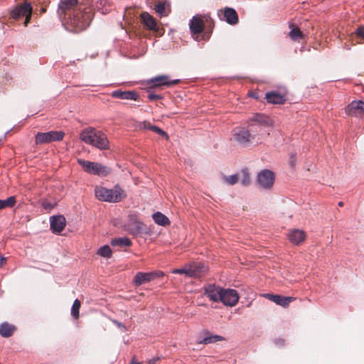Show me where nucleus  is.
<instances>
[{
	"label": "nucleus",
	"mask_w": 364,
	"mask_h": 364,
	"mask_svg": "<svg viewBox=\"0 0 364 364\" xmlns=\"http://www.w3.org/2000/svg\"><path fill=\"white\" fill-rule=\"evenodd\" d=\"M152 132H154L157 133L158 134H159L160 136H164L166 139H168V136L167 133L165 132L163 129H161L159 127L155 126L153 128Z\"/></svg>",
	"instance_id": "39"
},
{
	"label": "nucleus",
	"mask_w": 364,
	"mask_h": 364,
	"mask_svg": "<svg viewBox=\"0 0 364 364\" xmlns=\"http://www.w3.org/2000/svg\"><path fill=\"white\" fill-rule=\"evenodd\" d=\"M223 180L228 185H235L239 181L238 174H234L232 176H223Z\"/></svg>",
	"instance_id": "36"
},
{
	"label": "nucleus",
	"mask_w": 364,
	"mask_h": 364,
	"mask_svg": "<svg viewBox=\"0 0 364 364\" xmlns=\"http://www.w3.org/2000/svg\"><path fill=\"white\" fill-rule=\"evenodd\" d=\"M239 176V181L244 186H247L250 183V175L246 170H243Z\"/></svg>",
	"instance_id": "34"
},
{
	"label": "nucleus",
	"mask_w": 364,
	"mask_h": 364,
	"mask_svg": "<svg viewBox=\"0 0 364 364\" xmlns=\"http://www.w3.org/2000/svg\"><path fill=\"white\" fill-rule=\"evenodd\" d=\"M79 7L82 6L78 0H60L58 12L60 16L64 15L65 17L74 11H78Z\"/></svg>",
	"instance_id": "9"
},
{
	"label": "nucleus",
	"mask_w": 364,
	"mask_h": 364,
	"mask_svg": "<svg viewBox=\"0 0 364 364\" xmlns=\"http://www.w3.org/2000/svg\"><path fill=\"white\" fill-rule=\"evenodd\" d=\"M95 196L98 200L102 201L117 203L125 198L127 194L122 188L117 185L112 189L104 187H96Z\"/></svg>",
	"instance_id": "3"
},
{
	"label": "nucleus",
	"mask_w": 364,
	"mask_h": 364,
	"mask_svg": "<svg viewBox=\"0 0 364 364\" xmlns=\"http://www.w3.org/2000/svg\"><path fill=\"white\" fill-rule=\"evenodd\" d=\"M141 21L147 29L157 32L159 28L157 26L156 19L148 12L144 11L140 14Z\"/></svg>",
	"instance_id": "21"
},
{
	"label": "nucleus",
	"mask_w": 364,
	"mask_h": 364,
	"mask_svg": "<svg viewBox=\"0 0 364 364\" xmlns=\"http://www.w3.org/2000/svg\"><path fill=\"white\" fill-rule=\"evenodd\" d=\"M191 32L193 35H198L204 30L203 16H193L189 23Z\"/></svg>",
	"instance_id": "19"
},
{
	"label": "nucleus",
	"mask_w": 364,
	"mask_h": 364,
	"mask_svg": "<svg viewBox=\"0 0 364 364\" xmlns=\"http://www.w3.org/2000/svg\"><path fill=\"white\" fill-rule=\"evenodd\" d=\"M173 274H186V276L189 277V265L186 266L183 268L180 269H175L172 271Z\"/></svg>",
	"instance_id": "38"
},
{
	"label": "nucleus",
	"mask_w": 364,
	"mask_h": 364,
	"mask_svg": "<svg viewBox=\"0 0 364 364\" xmlns=\"http://www.w3.org/2000/svg\"><path fill=\"white\" fill-rule=\"evenodd\" d=\"M65 133L62 131H50L48 132H38L36 135V144H41L52 141L63 140Z\"/></svg>",
	"instance_id": "7"
},
{
	"label": "nucleus",
	"mask_w": 364,
	"mask_h": 364,
	"mask_svg": "<svg viewBox=\"0 0 364 364\" xmlns=\"http://www.w3.org/2000/svg\"><path fill=\"white\" fill-rule=\"evenodd\" d=\"M265 98L268 103L274 105H282L286 101L285 97L277 92H269L266 93Z\"/></svg>",
	"instance_id": "24"
},
{
	"label": "nucleus",
	"mask_w": 364,
	"mask_h": 364,
	"mask_svg": "<svg viewBox=\"0 0 364 364\" xmlns=\"http://www.w3.org/2000/svg\"><path fill=\"white\" fill-rule=\"evenodd\" d=\"M43 207H44V208H46V209L51 208H52L51 205H50V204H49V203H43Z\"/></svg>",
	"instance_id": "47"
},
{
	"label": "nucleus",
	"mask_w": 364,
	"mask_h": 364,
	"mask_svg": "<svg viewBox=\"0 0 364 364\" xmlns=\"http://www.w3.org/2000/svg\"><path fill=\"white\" fill-rule=\"evenodd\" d=\"M166 4L165 1L159 2L155 6L156 11L161 16H166Z\"/></svg>",
	"instance_id": "37"
},
{
	"label": "nucleus",
	"mask_w": 364,
	"mask_h": 364,
	"mask_svg": "<svg viewBox=\"0 0 364 364\" xmlns=\"http://www.w3.org/2000/svg\"><path fill=\"white\" fill-rule=\"evenodd\" d=\"M50 224L53 232L59 234L64 230L66 220L63 215H54L50 218Z\"/></svg>",
	"instance_id": "16"
},
{
	"label": "nucleus",
	"mask_w": 364,
	"mask_h": 364,
	"mask_svg": "<svg viewBox=\"0 0 364 364\" xmlns=\"http://www.w3.org/2000/svg\"><path fill=\"white\" fill-rule=\"evenodd\" d=\"M306 232L300 229H291L288 234V239L295 245L301 244L306 240Z\"/></svg>",
	"instance_id": "22"
},
{
	"label": "nucleus",
	"mask_w": 364,
	"mask_h": 364,
	"mask_svg": "<svg viewBox=\"0 0 364 364\" xmlns=\"http://www.w3.org/2000/svg\"><path fill=\"white\" fill-rule=\"evenodd\" d=\"M218 16L222 21H226L230 25H236L239 18L236 11L230 7H225L218 12Z\"/></svg>",
	"instance_id": "13"
},
{
	"label": "nucleus",
	"mask_w": 364,
	"mask_h": 364,
	"mask_svg": "<svg viewBox=\"0 0 364 364\" xmlns=\"http://www.w3.org/2000/svg\"><path fill=\"white\" fill-rule=\"evenodd\" d=\"M274 179V173L268 169L262 170L257 175V182L264 189L271 188L273 186Z\"/></svg>",
	"instance_id": "11"
},
{
	"label": "nucleus",
	"mask_w": 364,
	"mask_h": 364,
	"mask_svg": "<svg viewBox=\"0 0 364 364\" xmlns=\"http://www.w3.org/2000/svg\"><path fill=\"white\" fill-rule=\"evenodd\" d=\"M111 245L112 246H119L121 247H129L132 245V241L129 238L127 237H118L112 239L111 241Z\"/></svg>",
	"instance_id": "27"
},
{
	"label": "nucleus",
	"mask_w": 364,
	"mask_h": 364,
	"mask_svg": "<svg viewBox=\"0 0 364 364\" xmlns=\"http://www.w3.org/2000/svg\"><path fill=\"white\" fill-rule=\"evenodd\" d=\"M77 162L82 167L83 170L90 174L107 176L112 171L110 168L100 163L85 161L81 159H77Z\"/></svg>",
	"instance_id": "5"
},
{
	"label": "nucleus",
	"mask_w": 364,
	"mask_h": 364,
	"mask_svg": "<svg viewBox=\"0 0 364 364\" xmlns=\"http://www.w3.org/2000/svg\"><path fill=\"white\" fill-rule=\"evenodd\" d=\"M264 129L265 128H257V132H254L253 134H263V138H262L258 143L261 142V141L262 139H264L267 136L269 135V132H266L264 131Z\"/></svg>",
	"instance_id": "40"
},
{
	"label": "nucleus",
	"mask_w": 364,
	"mask_h": 364,
	"mask_svg": "<svg viewBox=\"0 0 364 364\" xmlns=\"http://www.w3.org/2000/svg\"><path fill=\"white\" fill-rule=\"evenodd\" d=\"M203 20H204V26L206 25V26L210 30V32L206 31L203 35V38L205 40H208L210 37V33L212 32V30L214 27L215 23L209 14L204 15Z\"/></svg>",
	"instance_id": "28"
},
{
	"label": "nucleus",
	"mask_w": 364,
	"mask_h": 364,
	"mask_svg": "<svg viewBox=\"0 0 364 364\" xmlns=\"http://www.w3.org/2000/svg\"><path fill=\"white\" fill-rule=\"evenodd\" d=\"M113 323L114 324H116L119 328H120L121 329H122L123 331H125L126 330V328L124 326V325L120 322H119L117 320H113Z\"/></svg>",
	"instance_id": "44"
},
{
	"label": "nucleus",
	"mask_w": 364,
	"mask_h": 364,
	"mask_svg": "<svg viewBox=\"0 0 364 364\" xmlns=\"http://www.w3.org/2000/svg\"><path fill=\"white\" fill-rule=\"evenodd\" d=\"M80 139L87 144L92 145L99 149L106 150L109 149V141L107 136L101 131L89 127L82 131L80 135Z\"/></svg>",
	"instance_id": "2"
},
{
	"label": "nucleus",
	"mask_w": 364,
	"mask_h": 364,
	"mask_svg": "<svg viewBox=\"0 0 364 364\" xmlns=\"http://www.w3.org/2000/svg\"><path fill=\"white\" fill-rule=\"evenodd\" d=\"M80 306H81V303H80V300L76 299L74 301L73 306H72V309H71V314L75 319H77L80 316Z\"/></svg>",
	"instance_id": "32"
},
{
	"label": "nucleus",
	"mask_w": 364,
	"mask_h": 364,
	"mask_svg": "<svg viewBox=\"0 0 364 364\" xmlns=\"http://www.w3.org/2000/svg\"><path fill=\"white\" fill-rule=\"evenodd\" d=\"M111 96L112 97L122 100H137L139 97V95L134 91H122L119 90L113 91L111 94Z\"/></svg>",
	"instance_id": "23"
},
{
	"label": "nucleus",
	"mask_w": 364,
	"mask_h": 364,
	"mask_svg": "<svg viewBox=\"0 0 364 364\" xmlns=\"http://www.w3.org/2000/svg\"><path fill=\"white\" fill-rule=\"evenodd\" d=\"M155 127V125L151 124L149 122H144L142 124V128L145 129H149L151 131H153V128Z\"/></svg>",
	"instance_id": "43"
},
{
	"label": "nucleus",
	"mask_w": 364,
	"mask_h": 364,
	"mask_svg": "<svg viewBox=\"0 0 364 364\" xmlns=\"http://www.w3.org/2000/svg\"><path fill=\"white\" fill-rule=\"evenodd\" d=\"M250 131V128L249 129H246L245 128H238L235 129L234 132V139L235 140L242 146H248L254 141H259L263 138V134H253Z\"/></svg>",
	"instance_id": "4"
},
{
	"label": "nucleus",
	"mask_w": 364,
	"mask_h": 364,
	"mask_svg": "<svg viewBox=\"0 0 364 364\" xmlns=\"http://www.w3.org/2000/svg\"><path fill=\"white\" fill-rule=\"evenodd\" d=\"M16 202L15 196H10L5 200H0V210L6 208H12Z\"/></svg>",
	"instance_id": "30"
},
{
	"label": "nucleus",
	"mask_w": 364,
	"mask_h": 364,
	"mask_svg": "<svg viewBox=\"0 0 364 364\" xmlns=\"http://www.w3.org/2000/svg\"><path fill=\"white\" fill-rule=\"evenodd\" d=\"M264 297L284 308L288 307L289 304L296 299V298L292 296H284L272 294H266Z\"/></svg>",
	"instance_id": "18"
},
{
	"label": "nucleus",
	"mask_w": 364,
	"mask_h": 364,
	"mask_svg": "<svg viewBox=\"0 0 364 364\" xmlns=\"http://www.w3.org/2000/svg\"><path fill=\"white\" fill-rule=\"evenodd\" d=\"M290 38L294 41H297L299 39L303 38V33L300 31V29L297 27L291 28L289 32Z\"/></svg>",
	"instance_id": "35"
},
{
	"label": "nucleus",
	"mask_w": 364,
	"mask_h": 364,
	"mask_svg": "<svg viewBox=\"0 0 364 364\" xmlns=\"http://www.w3.org/2000/svg\"><path fill=\"white\" fill-rule=\"evenodd\" d=\"M141 225L139 221H135L133 224H129L127 226V230L133 235H137L141 232Z\"/></svg>",
	"instance_id": "29"
},
{
	"label": "nucleus",
	"mask_w": 364,
	"mask_h": 364,
	"mask_svg": "<svg viewBox=\"0 0 364 364\" xmlns=\"http://www.w3.org/2000/svg\"><path fill=\"white\" fill-rule=\"evenodd\" d=\"M148 98H149V100H150L151 101H154V100L162 99V96L161 95H156V94H154V93H149L148 95Z\"/></svg>",
	"instance_id": "42"
},
{
	"label": "nucleus",
	"mask_w": 364,
	"mask_h": 364,
	"mask_svg": "<svg viewBox=\"0 0 364 364\" xmlns=\"http://www.w3.org/2000/svg\"><path fill=\"white\" fill-rule=\"evenodd\" d=\"M16 330V327L7 322L2 323L0 325V335L4 338L11 336Z\"/></svg>",
	"instance_id": "25"
},
{
	"label": "nucleus",
	"mask_w": 364,
	"mask_h": 364,
	"mask_svg": "<svg viewBox=\"0 0 364 364\" xmlns=\"http://www.w3.org/2000/svg\"><path fill=\"white\" fill-rule=\"evenodd\" d=\"M6 262V258L1 257H0V266H2Z\"/></svg>",
	"instance_id": "46"
},
{
	"label": "nucleus",
	"mask_w": 364,
	"mask_h": 364,
	"mask_svg": "<svg viewBox=\"0 0 364 364\" xmlns=\"http://www.w3.org/2000/svg\"><path fill=\"white\" fill-rule=\"evenodd\" d=\"M180 80H170L168 75H159L149 80L148 84L150 87L156 88L161 86L171 87L179 83Z\"/></svg>",
	"instance_id": "14"
},
{
	"label": "nucleus",
	"mask_w": 364,
	"mask_h": 364,
	"mask_svg": "<svg viewBox=\"0 0 364 364\" xmlns=\"http://www.w3.org/2000/svg\"><path fill=\"white\" fill-rule=\"evenodd\" d=\"M338 205H339V206H343V203L342 201H340V202L338 203Z\"/></svg>",
	"instance_id": "48"
},
{
	"label": "nucleus",
	"mask_w": 364,
	"mask_h": 364,
	"mask_svg": "<svg viewBox=\"0 0 364 364\" xmlns=\"http://www.w3.org/2000/svg\"><path fill=\"white\" fill-rule=\"evenodd\" d=\"M346 113L352 117H359L364 114V102L353 101L346 107Z\"/></svg>",
	"instance_id": "17"
},
{
	"label": "nucleus",
	"mask_w": 364,
	"mask_h": 364,
	"mask_svg": "<svg viewBox=\"0 0 364 364\" xmlns=\"http://www.w3.org/2000/svg\"><path fill=\"white\" fill-rule=\"evenodd\" d=\"M32 6L29 3H23L18 5L11 12V16L14 19H18L21 17H26L24 25L26 26L30 22L32 14Z\"/></svg>",
	"instance_id": "8"
},
{
	"label": "nucleus",
	"mask_w": 364,
	"mask_h": 364,
	"mask_svg": "<svg viewBox=\"0 0 364 364\" xmlns=\"http://www.w3.org/2000/svg\"><path fill=\"white\" fill-rule=\"evenodd\" d=\"M223 340H225V338L221 336L212 335V336L205 337L202 341H200L199 342V343H203V344L213 343H216L218 341H222Z\"/></svg>",
	"instance_id": "31"
},
{
	"label": "nucleus",
	"mask_w": 364,
	"mask_h": 364,
	"mask_svg": "<svg viewBox=\"0 0 364 364\" xmlns=\"http://www.w3.org/2000/svg\"><path fill=\"white\" fill-rule=\"evenodd\" d=\"M97 254L101 257L110 258L112 257V252L110 247L107 245H105L98 250Z\"/></svg>",
	"instance_id": "33"
},
{
	"label": "nucleus",
	"mask_w": 364,
	"mask_h": 364,
	"mask_svg": "<svg viewBox=\"0 0 364 364\" xmlns=\"http://www.w3.org/2000/svg\"><path fill=\"white\" fill-rule=\"evenodd\" d=\"M159 360V357L153 358L147 361V364H156Z\"/></svg>",
	"instance_id": "45"
},
{
	"label": "nucleus",
	"mask_w": 364,
	"mask_h": 364,
	"mask_svg": "<svg viewBox=\"0 0 364 364\" xmlns=\"http://www.w3.org/2000/svg\"><path fill=\"white\" fill-rule=\"evenodd\" d=\"M208 272V267L202 262H194L189 264V277L200 278Z\"/></svg>",
	"instance_id": "20"
},
{
	"label": "nucleus",
	"mask_w": 364,
	"mask_h": 364,
	"mask_svg": "<svg viewBox=\"0 0 364 364\" xmlns=\"http://www.w3.org/2000/svg\"><path fill=\"white\" fill-rule=\"evenodd\" d=\"M205 295L213 302H219L223 288L220 286L213 284H208L205 287Z\"/></svg>",
	"instance_id": "15"
},
{
	"label": "nucleus",
	"mask_w": 364,
	"mask_h": 364,
	"mask_svg": "<svg viewBox=\"0 0 364 364\" xmlns=\"http://www.w3.org/2000/svg\"><path fill=\"white\" fill-rule=\"evenodd\" d=\"M154 222L161 226H166L170 224L169 219L161 212H156L152 215Z\"/></svg>",
	"instance_id": "26"
},
{
	"label": "nucleus",
	"mask_w": 364,
	"mask_h": 364,
	"mask_svg": "<svg viewBox=\"0 0 364 364\" xmlns=\"http://www.w3.org/2000/svg\"><path fill=\"white\" fill-rule=\"evenodd\" d=\"M164 273L161 271H154L151 272H137L134 278V283L136 286H140L143 284L149 282L156 278L162 277Z\"/></svg>",
	"instance_id": "10"
},
{
	"label": "nucleus",
	"mask_w": 364,
	"mask_h": 364,
	"mask_svg": "<svg viewBox=\"0 0 364 364\" xmlns=\"http://www.w3.org/2000/svg\"><path fill=\"white\" fill-rule=\"evenodd\" d=\"M239 300V295L236 290L232 289H223L220 301L228 306H235Z\"/></svg>",
	"instance_id": "12"
},
{
	"label": "nucleus",
	"mask_w": 364,
	"mask_h": 364,
	"mask_svg": "<svg viewBox=\"0 0 364 364\" xmlns=\"http://www.w3.org/2000/svg\"><path fill=\"white\" fill-rule=\"evenodd\" d=\"M93 14L90 8L79 7L78 11H74L65 16L68 28L75 33H79L86 29L91 23Z\"/></svg>",
	"instance_id": "1"
},
{
	"label": "nucleus",
	"mask_w": 364,
	"mask_h": 364,
	"mask_svg": "<svg viewBox=\"0 0 364 364\" xmlns=\"http://www.w3.org/2000/svg\"><path fill=\"white\" fill-rule=\"evenodd\" d=\"M248 127L250 128L252 132H257V128H267L273 125V122L266 114L256 113L248 121Z\"/></svg>",
	"instance_id": "6"
},
{
	"label": "nucleus",
	"mask_w": 364,
	"mask_h": 364,
	"mask_svg": "<svg viewBox=\"0 0 364 364\" xmlns=\"http://www.w3.org/2000/svg\"><path fill=\"white\" fill-rule=\"evenodd\" d=\"M355 34L358 37L364 40V26H359L355 31Z\"/></svg>",
	"instance_id": "41"
}]
</instances>
